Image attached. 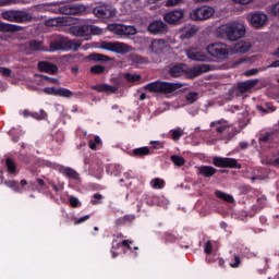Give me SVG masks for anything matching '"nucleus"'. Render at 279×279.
Instances as JSON below:
<instances>
[{
	"mask_svg": "<svg viewBox=\"0 0 279 279\" xmlns=\"http://www.w3.org/2000/svg\"><path fill=\"white\" fill-rule=\"evenodd\" d=\"M245 34H247V28L239 22L222 24L216 31L218 38L229 43H236L241 38H245Z\"/></svg>",
	"mask_w": 279,
	"mask_h": 279,
	"instance_id": "f257e3e1",
	"label": "nucleus"
},
{
	"mask_svg": "<svg viewBox=\"0 0 279 279\" xmlns=\"http://www.w3.org/2000/svg\"><path fill=\"white\" fill-rule=\"evenodd\" d=\"M184 86L182 83H169L165 81H155L148 83L145 86V89L148 93H158L160 95H171V93H175V90H180Z\"/></svg>",
	"mask_w": 279,
	"mask_h": 279,
	"instance_id": "f03ea898",
	"label": "nucleus"
},
{
	"mask_svg": "<svg viewBox=\"0 0 279 279\" xmlns=\"http://www.w3.org/2000/svg\"><path fill=\"white\" fill-rule=\"evenodd\" d=\"M207 53L217 60H228L232 53V47L223 43H214L207 46Z\"/></svg>",
	"mask_w": 279,
	"mask_h": 279,
	"instance_id": "7ed1b4c3",
	"label": "nucleus"
},
{
	"mask_svg": "<svg viewBox=\"0 0 279 279\" xmlns=\"http://www.w3.org/2000/svg\"><path fill=\"white\" fill-rule=\"evenodd\" d=\"M80 47H82V44L66 37H59L50 41L51 51H77Z\"/></svg>",
	"mask_w": 279,
	"mask_h": 279,
	"instance_id": "20e7f679",
	"label": "nucleus"
},
{
	"mask_svg": "<svg viewBox=\"0 0 279 279\" xmlns=\"http://www.w3.org/2000/svg\"><path fill=\"white\" fill-rule=\"evenodd\" d=\"M2 19L11 23H29L32 14L26 11H4L2 12Z\"/></svg>",
	"mask_w": 279,
	"mask_h": 279,
	"instance_id": "39448f33",
	"label": "nucleus"
},
{
	"mask_svg": "<svg viewBox=\"0 0 279 279\" xmlns=\"http://www.w3.org/2000/svg\"><path fill=\"white\" fill-rule=\"evenodd\" d=\"M214 15L215 8L208 5L193 9L190 12L191 21H208V19H213Z\"/></svg>",
	"mask_w": 279,
	"mask_h": 279,
	"instance_id": "423d86ee",
	"label": "nucleus"
},
{
	"mask_svg": "<svg viewBox=\"0 0 279 279\" xmlns=\"http://www.w3.org/2000/svg\"><path fill=\"white\" fill-rule=\"evenodd\" d=\"M100 49H104L105 51H112V53H120L121 56H124V53H130V49H132V47L121 41H102L100 44Z\"/></svg>",
	"mask_w": 279,
	"mask_h": 279,
	"instance_id": "0eeeda50",
	"label": "nucleus"
},
{
	"mask_svg": "<svg viewBox=\"0 0 279 279\" xmlns=\"http://www.w3.org/2000/svg\"><path fill=\"white\" fill-rule=\"evenodd\" d=\"M72 33L78 38H84V36L101 34V28L93 25H78L72 28Z\"/></svg>",
	"mask_w": 279,
	"mask_h": 279,
	"instance_id": "6e6552de",
	"label": "nucleus"
},
{
	"mask_svg": "<svg viewBox=\"0 0 279 279\" xmlns=\"http://www.w3.org/2000/svg\"><path fill=\"white\" fill-rule=\"evenodd\" d=\"M215 167H220L221 169H242L241 163L235 158L228 157H215Z\"/></svg>",
	"mask_w": 279,
	"mask_h": 279,
	"instance_id": "1a4fd4ad",
	"label": "nucleus"
},
{
	"mask_svg": "<svg viewBox=\"0 0 279 279\" xmlns=\"http://www.w3.org/2000/svg\"><path fill=\"white\" fill-rule=\"evenodd\" d=\"M208 71H210V64H201L194 68L185 65L184 75H186L187 80H195V77H199V75H204Z\"/></svg>",
	"mask_w": 279,
	"mask_h": 279,
	"instance_id": "9d476101",
	"label": "nucleus"
},
{
	"mask_svg": "<svg viewBox=\"0 0 279 279\" xmlns=\"http://www.w3.org/2000/svg\"><path fill=\"white\" fill-rule=\"evenodd\" d=\"M147 29L153 36H162V34H167L169 26L161 20H155L149 23Z\"/></svg>",
	"mask_w": 279,
	"mask_h": 279,
	"instance_id": "9b49d317",
	"label": "nucleus"
},
{
	"mask_svg": "<svg viewBox=\"0 0 279 279\" xmlns=\"http://www.w3.org/2000/svg\"><path fill=\"white\" fill-rule=\"evenodd\" d=\"M250 24L254 27V29H260L264 25L269 21V16L263 12H254L248 15Z\"/></svg>",
	"mask_w": 279,
	"mask_h": 279,
	"instance_id": "f8f14e48",
	"label": "nucleus"
},
{
	"mask_svg": "<svg viewBox=\"0 0 279 279\" xmlns=\"http://www.w3.org/2000/svg\"><path fill=\"white\" fill-rule=\"evenodd\" d=\"M184 19V10L178 9L167 12L163 15V21L169 25H180Z\"/></svg>",
	"mask_w": 279,
	"mask_h": 279,
	"instance_id": "ddd939ff",
	"label": "nucleus"
},
{
	"mask_svg": "<svg viewBox=\"0 0 279 279\" xmlns=\"http://www.w3.org/2000/svg\"><path fill=\"white\" fill-rule=\"evenodd\" d=\"M94 14L98 19H112L117 14V11L110 4H104L94 9Z\"/></svg>",
	"mask_w": 279,
	"mask_h": 279,
	"instance_id": "4468645a",
	"label": "nucleus"
},
{
	"mask_svg": "<svg viewBox=\"0 0 279 279\" xmlns=\"http://www.w3.org/2000/svg\"><path fill=\"white\" fill-rule=\"evenodd\" d=\"M189 60H194L195 62H206L208 57L199 48H189L185 50Z\"/></svg>",
	"mask_w": 279,
	"mask_h": 279,
	"instance_id": "2eb2a0df",
	"label": "nucleus"
},
{
	"mask_svg": "<svg viewBox=\"0 0 279 279\" xmlns=\"http://www.w3.org/2000/svg\"><path fill=\"white\" fill-rule=\"evenodd\" d=\"M37 68L40 73H49V75H56L59 71L58 65L49 61H39Z\"/></svg>",
	"mask_w": 279,
	"mask_h": 279,
	"instance_id": "dca6fc26",
	"label": "nucleus"
},
{
	"mask_svg": "<svg viewBox=\"0 0 279 279\" xmlns=\"http://www.w3.org/2000/svg\"><path fill=\"white\" fill-rule=\"evenodd\" d=\"M258 78L242 81L238 83V90L241 95H245V93H250L252 88H254L258 84Z\"/></svg>",
	"mask_w": 279,
	"mask_h": 279,
	"instance_id": "f3484780",
	"label": "nucleus"
},
{
	"mask_svg": "<svg viewBox=\"0 0 279 279\" xmlns=\"http://www.w3.org/2000/svg\"><path fill=\"white\" fill-rule=\"evenodd\" d=\"M136 27L128 26V25H117L116 26V34L119 36H136Z\"/></svg>",
	"mask_w": 279,
	"mask_h": 279,
	"instance_id": "a211bd4d",
	"label": "nucleus"
},
{
	"mask_svg": "<svg viewBox=\"0 0 279 279\" xmlns=\"http://www.w3.org/2000/svg\"><path fill=\"white\" fill-rule=\"evenodd\" d=\"M59 173L64 175V178H69L70 180H80V173L75 171L73 168L59 166Z\"/></svg>",
	"mask_w": 279,
	"mask_h": 279,
	"instance_id": "6ab92c4d",
	"label": "nucleus"
},
{
	"mask_svg": "<svg viewBox=\"0 0 279 279\" xmlns=\"http://www.w3.org/2000/svg\"><path fill=\"white\" fill-rule=\"evenodd\" d=\"M185 71H186V63H178L172 65L169 69V75H171V77H182Z\"/></svg>",
	"mask_w": 279,
	"mask_h": 279,
	"instance_id": "aec40b11",
	"label": "nucleus"
},
{
	"mask_svg": "<svg viewBox=\"0 0 279 279\" xmlns=\"http://www.w3.org/2000/svg\"><path fill=\"white\" fill-rule=\"evenodd\" d=\"M21 29H23V27L20 25L0 22V32L3 34H14V32H21Z\"/></svg>",
	"mask_w": 279,
	"mask_h": 279,
	"instance_id": "412c9836",
	"label": "nucleus"
},
{
	"mask_svg": "<svg viewBox=\"0 0 279 279\" xmlns=\"http://www.w3.org/2000/svg\"><path fill=\"white\" fill-rule=\"evenodd\" d=\"M93 90H96V93H111L114 94L117 90H119V87L108 85V84H97L92 86Z\"/></svg>",
	"mask_w": 279,
	"mask_h": 279,
	"instance_id": "4be33fe9",
	"label": "nucleus"
},
{
	"mask_svg": "<svg viewBox=\"0 0 279 279\" xmlns=\"http://www.w3.org/2000/svg\"><path fill=\"white\" fill-rule=\"evenodd\" d=\"M87 60H89L90 62H100V63H106V62H112V58L106 56V54H101V53H90L89 56H87Z\"/></svg>",
	"mask_w": 279,
	"mask_h": 279,
	"instance_id": "5701e85b",
	"label": "nucleus"
},
{
	"mask_svg": "<svg viewBox=\"0 0 279 279\" xmlns=\"http://www.w3.org/2000/svg\"><path fill=\"white\" fill-rule=\"evenodd\" d=\"M131 156H133V158H145V156H151V150L147 146L134 148L131 151Z\"/></svg>",
	"mask_w": 279,
	"mask_h": 279,
	"instance_id": "b1692460",
	"label": "nucleus"
},
{
	"mask_svg": "<svg viewBox=\"0 0 279 279\" xmlns=\"http://www.w3.org/2000/svg\"><path fill=\"white\" fill-rule=\"evenodd\" d=\"M150 51L160 56L165 51V39H155L151 43Z\"/></svg>",
	"mask_w": 279,
	"mask_h": 279,
	"instance_id": "393cba45",
	"label": "nucleus"
},
{
	"mask_svg": "<svg viewBox=\"0 0 279 279\" xmlns=\"http://www.w3.org/2000/svg\"><path fill=\"white\" fill-rule=\"evenodd\" d=\"M133 66H141L142 64H149V59L141 54L133 53L130 56Z\"/></svg>",
	"mask_w": 279,
	"mask_h": 279,
	"instance_id": "a878e982",
	"label": "nucleus"
},
{
	"mask_svg": "<svg viewBox=\"0 0 279 279\" xmlns=\"http://www.w3.org/2000/svg\"><path fill=\"white\" fill-rule=\"evenodd\" d=\"M5 168H7V172L9 173V175H19V170L16 168V161H14V159L8 157L5 159Z\"/></svg>",
	"mask_w": 279,
	"mask_h": 279,
	"instance_id": "bb28decb",
	"label": "nucleus"
},
{
	"mask_svg": "<svg viewBox=\"0 0 279 279\" xmlns=\"http://www.w3.org/2000/svg\"><path fill=\"white\" fill-rule=\"evenodd\" d=\"M199 175H203V178H213L215 173H217V169L213 166H201L198 168Z\"/></svg>",
	"mask_w": 279,
	"mask_h": 279,
	"instance_id": "cd10ccee",
	"label": "nucleus"
},
{
	"mask_svg": "<svg viewBox=\"0 0 279 279\" xmlns=\"http://www.w3.org/2000/svg\"><path fill=\"white\" fill-rule=\"evenodd\" d=\"M26 47L29 48L31 51H45V46H43V41L32 39L26 44Z\"/></svg>",
	"mask_w": 279,
	"mask_h": 279,
	"instance_id": "c85d7f7f",
	"label": "nucleus"
},
{
	"mask_svg": "<svg viewBox=\"0 0 279 279\" xmlns=\"http://www.w3.org/2000/svg\"><path fill=\"white\" fill-rule=\"evenodd\" d=\"M215 195H216V197H218V199H222V202H227V204H234V196H232L226 192L217 190L215 192Z\"/></svg>",
	"mask_w": 279,
	"mask_h": 279,
	"instance_id": "c756f323",
	"label": "nucleus"
},
{
	"mask_svg": "<svg viewBox=\"0 0 279 279\" xmlns=\"http://www.w3.org/2000/svg\"><path fill=\"white\" fill-rule=\"evenodd\" d=\"M133 243L134 241L123 240L121 243L117 244V247H121L122 245L123 247H128V250H130V252H132L135 256H138V253L136 252L138 246H132Z\"/></svg>",
	"mask_w": 279,
	"mask_h": 279,
	"instance_id": "7c9ffc66",
	"label": "nucleus"
},
{
	"mask_svg": "<svg viewBox=\"0 0 279 279\" xmlns=\"http://www.w3.org/2000/svg\"><path fill=\"white\" fill-rule=\"evenodd\" d=\"M251 47L252 46L250 45V43L240 41V43L235 44L234 49H235L236 53H247V51H250Z\"/></svg>",
	"mask_w": 279,
	"mask_h": 279,
	"instance_id": "2f4dec72",
	"label": "nucleus"
},
{
	"mask_svg": "<svg viewBox=\"0 0 279 279\" xmlns=\"http://www.w3.org/2000/svg\"><path fill=\"white\" fill-rule=\"evenodd\" d=\"M60 14H65L68 16H71L73 14H77V9L73 5H63L59 8Z\"/></svg>",
	"mask_w": 279,
	"mask_h": 279,
	"instance_id": "473e14b6",
	"label": "nucleus"
},
{
	"mask_svg": "<svg viewBox=\"0 0 279 279\" xmlns=\"http://www.w3.org/2000/svg\"><path fill=\"white\" fill-rule=\"evenodd\" d=\"M57 97H63L64 99H71L73 92L71 89L59 87L57 88Z\"/></svg>",
	"mask_w": 279,
	"mask_h": 279,
	"instance_id": "72a5a7b5",
	"label": "nucleus"
},
{
	"mask_svg": "<svg viewBox=\"0 0 279 279\" xmlns=\"http://www.w3.org/2000/svg\"><path fill=\"white\" fill-rule=\"evenodd\" d=\"M4 185L15 191V193H23V190L19 184V181H14V180L4 181Z\"/></svg>",
	"mask_w": 279,
	"mask_h": 279,
	"instance_id": "f704fd0d",
	"label": "nucleus"
},
{
	"mask_svg": "<svg viewBox=\"0 0 279 279\" xmlns=\"http://www.w3.org/2000/svg\"><path fill=\"white\" fill-rule=\"evenodd\" d=\"M170 160L173 162L175 167H184L186 163V159L180 155H171Z\"/></svg>",
	"mask_w": 279,
	"mask_h": 279,
	"instance_id": "c9c22d12",
	"label": "nucleus"
},
{
	"mask_svg": "<svg viewBox=\"0 0 279 279\" xmlns=\"http://www.w3.org/2000/svg\"><path fill=\"white\" fill-rule=\"evenodd\" d=\"M172 141H180L184 136V131L181 128H177L170 131Z\"/></svg>",
	"mask_w": 279,
	"mask_h": 279,
	"instance_id": "e433bc0d",
	"label": "nucleus"
},
{
	"mask_svg": "<svg viewBox=\"0 0 279 279\" xmlns=\"http://www.w3.org/2000/svg\"><path fill=\"white\" fill-rule=\"evenodd\" d=\"M89 72L92 73V75H101L104 73H106V66L101 65V64H97L90 68Z\"/></svg>",
	"mask_w": 279,
	"mask_h": 279,
	"instance_id": "4c0bfd02",
	"label": "nucleus"
},
{
	"mask_svg": "<svg viewBox=\"0 0 279 279\" xmlns=\"http://www.w3.org/2000/svg\"><path fill=\"white\" fill-rule=\"evenodd\" d=\"M197 99H199V94L197 92H190L185 96V101H187V104H195Z\"/></svg>",
	"mask_w": 279,
	"mask_h": 279,
	"instance_id": "58836bf2",
	"label": "nucleus"
},
{
	"mask_svg": "<svg viewBox=\"0 0 279 279\" xmlns=\"http://www.w3.org/2000/svg\"><path fill=\"white\" fill-rule=\"evenodd\" d=\"M150 186L153 189H165V180L160 178H155L150 181Z\"/></svg>",
	"mask_w": 279,
	"mask_h": 279,
	"instance_id": "ea45409f",
	"label": "nucleus"
},
{
	"mask_svg": "<svg viewBox=\"0 0 279 279\" xmlns=\"http://www.w3.org/2000/svg\"><path fill=\"white\" fill-rule=\"evenodd\" d=\"M31 117H33V119H37V121H43L47 119V113L45 110H40L39 112H32Z\"/></svg>",
	"mask_w": 279,
	"mask_h": 279,
	"instance_id": "a19ab883",
	"label": "nucleus"
},
{
	"mask_svg": "<svg viewBox=\"0 0 279 279\" xmlns=\"http://www.w3.org/2000/svg\"><path fill=\"white\" fill-rule=\"evenodd\" d=\"M195 34H197V27L190 26L184 32V38H193V36H195Z\"/></svg>",
	"mask_w": 279,
	"mask_h": 279,
	"instance_id": "79ce46f5",
	"label": "nucleus"
},
{
	"mask_svg": "<svg viewBox=\"0 0 279 279\" xmlns=\"http://www.w3.org/2000/svg\"><path fill=\"white\" fill-rule=\"evenodd\" d=\"M125 80L128 82H131L132 84H134V82H140L141 75L140 74L126 73L125 74Z\"/></svg>",
	"mask_w": 279,
	"mask_h": 279,
	"instance_id": "37998d69",
	"label": "nucleus"
},
{
	"mask_svg": "<svg viewBox=\"0 0 279 279\" xmlns=\"http://www.w3.org/2000/svg\"><path fill=\"white\" fill-rule=\"evenodd\" d=\"M69 202L72 208H80L82 206L78 197L70 196Z\"/></svg>",
	"mask_w": 279,
	"mask_h": 279,
	"instance_id": "c03bdc74",
	"label": "nucleus"
},
{
	"mask_svg": "<svg viewBox=\"0 0 279 279\" xmlns=\"http://www.w3.org/2000/svg\"><path fill=\"white\" fill-rule=\"evenodd\" d=\"M210 128H216V132H218V134H223L226 132V126H221V122L219 121L211 122Z\"/></svg>",
	"mask_w": 279,
	"mask_h": 279,
	"instance_id": "a18cd8bd",
	"label": "nucleus"
},
{
	"mask_svg": "<svg viewBox=\"0 0 279 279\" xmlns=\"http://www.w3.org/2000/svg\"><path fill=\"white\" fill-rule=\"evenodd\" d=\"M19 160L23 162V165H29V162H32V156L20 153Z\"/></svg>",
	"mask_w": 279,
	"mask_h": 279,
	"instance_id": "49530a36",
	"label": "nucleus"
},
{
	"mask_svg": "<svg viewBox=\"0 0 279 279\" xmlns=\"http://www.w3.org/2000/svg\"><path fill=\"white\" fill-rule=\"evenodd\" d=\"M94 199L90 201V204H93V206H97L99 204H101V199H104V195L101 194H94Z\"/></svg>",
	"mask_w": 279,
	"mask_h": 279,
	"instance_id": "de8ad7c7",
	"label": "nucleus"
},
{
	"mask_svg": "<svg viewBox=\"0 0 279 279\" xmlns=\"http://www.w3.org/2000/svg\"><path fill=\"white\" fill-rule=\"evenodd\" d=\"M241 265V257L239 255H234L233 262L230 263V267L236 269Z\"/></svg>",
	"mask_w": 279,
	"mask_h": 279,
	"instance_id": "09e8293b",
	"label": "nucleus"
},
{
	"mask_svg": "<svg viewBox=\"0 0 279 279\" xmlns=\"http://www.w3.org/2000/svg\"><path fill=\"white\" fill-rule=\"evenodd\" d=\"M44 93L46 95H52L53 97H57L58 88H56V87H46V88H44Z\"/></svg>",
	"mask_w": 279,
	"mask_h": 279,
	"instance_id": "8fccbe9b",
	"label": "nucleus"
},
{
	"mask_svg": "<svg viewBox=\"0 0 279 279\" xmlns=\"http://www.w3.org/2000/svg\"><path fill=\"white\" fill-rule=\"evenodd\" d=\"M72 62H82L84 60V56L82 53H75L70 56Z\"/></svg>",
	"mask_w": 279,
	"mask_h": 279,
	"instance_id": "3c124183",
	"label": "nucleus"
},
{
	"mask_svg": "<svg viewBox=\"0 0 279 279\" xmlns=\"http://www.w3.org/2000/svg\"><path fill=\"white\" fill-rule=\"evenodd\" d=\"M204 252H205V254H207V255L213 254V243H211L210 241H207V242L205 243Z\"/></svg>",
	"mask_w": 279,
	"mask_h": 279,
	"instance_id": "603ef678",
	"label": "nucleus"
},
{
	"mask_svg": "<svg viewBox=\"0 0 279 279\" xmlns=\"http://www.w3.org/2000/svg\"><path fill=\"white\" fill-rule=\"evenodd\" d=\"M124 219V223H132V221H134L136 219V216L134 214H129L123 216Z\"/></svg>",
	"mask_w": 279,
	"mask_h": 279,
	"instance_id": "864d4df0",
	"label": "nucleus"
},
{
	"mask_svg": "<svg viewBox=\"0 0 279 279\" xmlns=\"http://www.w3.org/2000/svg\"><path fill=\"white\" fill-rule=\"evenodd\" d=\"M258 73H260V70H258V69H251L248 71H245L244 75L246 77H252V75H258Z\"/></svg>",
	"mask_w": 279,
	"mask_h": 279,
	"instance_id": "5fc2aeb1",
	"label": "nucleus"
},
{
	"mask_svg": "<svg viewBox=\"0 0 279 279\" xmlns=\"http://www.w3.org/2000/svg\"><path fill=\"white\" fill-rule=\"evenodd\" d=\"M180 3H182V0H167L166 7L174 8V5H180Z\"/></svg>",
	"mask_w": 279,
	"mask_h": 279,
	"instance_id": "6e6d98bb",
	"label": "nucleus"
},
{
	"mask_svg": "<svg viewBox=\"0 0 279 279\" xmlns=\"http://www.w3.org/2000/svg\"><path fill=\"white\" fill-rule=\"evenodd\" d=\"M0 73L4 76V77H10V75H12V70H10L9 68H0Z\"/></svg>",
	"mask_w": 279,
	"mask_h": 279,
	"instance_id": "4d7b16f0",
	"label": "nucleus"
},
{
	"mask_svg": "<svg viewBox=\"0 0 279 279\" xmlns=\"http://www.w3.org/2000/svg\"><path fill=\"white\" fill-rule=\"evenodd\" d=\"M271 141V133H266L259 137V143H269Z\"/></svg>",
	"mask_w": 279,
	"mask_h": 279,
	"instance_id": "13d9d810",
	"label": "nucleus"
},
{
	"mask_svg": "<svg viewBox=\"0 0 279 279\" xmlns=\"http://www.w3.org/2000/svg\"><path fill=\"white\" fill-rule=\"evenodd\" d=\"M165 239H166L167 243H175V235H173L169 232L165 233Z\"/></svg>",
	"mask_w": 279,
	"mask_h": 279,
	"instance_id": "bf43d9fd",
	"label": "nucleus"
},
{
	"mask_svg": "<svg viewBox=\"0 0 279 279\" xmlns=\"http://www.w3.org/2000/svg\"><path fill=\"white\" fill-rule=\"evenodd\" d=\"M90 219V215L83 216L75 220V226H80V223H84V221H88Z\"/></svg>",
	"mask_w": 279,
	"mask_h": 279,
	"instance_id": "052dcab7",
	"label": "nucleus"
},
{
	"mask_svg": "<svg viewBox=\"0 0 279 279\" xmlns=\"http://www.w3.org/2000/svg\"><path fill=\"white\" fill-rule=\"evenodd\" d=\"M150 145H153L154 149H162V147H163L162 143H160L158 141L150 142Z\"/></svg>",
	"mask_w": 279,
	"mask_h": 279,
	"instance_id": "680f3d73",
	"label": "nucleus"
},
{
	"mask_svg": "<svg viewBox=\"0 0 279 279\" xmlns=\"http://www.w3.org/2000/svg\"><path fill=\"white\" fill-rule=\"evenodd\" d=\"M116 226H117L118 228H121V226H126L125 219H124L123 217L118 218V219L116 220Z\"/></svg>",
	"mask_w": 279,
	"mask_h": 279,
	"instance_id": "e2e57ef3",
	"label": "nucleus"
},
{
	"mask_svg": "<svg viewBox=\"0 0 279 279\" xmlns=\"http://www.w3.org/2000/svg\"><path fill=\"white\" fill-rule=\"evenodd\" d=\"M46 25L48 26V27H56V25H58V20H48V21H46Z\"/></svg>",
	"mask_w": 279,
	"mask_h": 279,
	"instance_id": "0e129e2a",
	"label": "nucleus"
},
{
	"mask_svg": "<svg viewBox=\"0 0 279 279\" xmlns=\"http://www.w3.org/2000/svg\"><path fill=\"white\" fill-rule=\"evenodd\" d=\"M43 78L44 80H47V82H50V84H58V78H53V77H50V76H47V75H43Z\"/></svg>",
	"mask_w": 279,
	"mask_h": 279,
	"instance_id": "69168bd1",
	"label": "nucleus"
},
{
	"mask_svg": "<svg viewBox=\"0 0 279 279\" xmlns=\"http://www.w3.org/2000/svg\"><path fill=\"white\" fill-rule=\"evenodd\" d=\"M248 147H250V143H247V142L240 143V149H247Z\"/></svg>",
	"mask_w": 279,
	"mask_h": 279,
	"instance_id": "338daca9",
	"label": "nucleus"
},
{
	"mask_svg": "<svg viewBox=\"0 0 279 279\" xmlns=\"http://www.w3.org/2000/svg\"><path fill=\"white\" fill-rule=\"evenodd\" d=\"M272 12H274L275 16H279V3H277V4L272 8Z\"/></svg>",
	"mask_w": 279,
	"mask_h": 279,
	"instance_id": "774afa93",
	"label": "nucleus"
}]
</instances>
